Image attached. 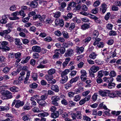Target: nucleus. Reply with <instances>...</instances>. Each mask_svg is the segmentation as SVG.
I'll return each instance as SVG.
<instances>
[{"label":"nucleus","mask_w":121,"mask_h":121,"mask_svg":"<svg viewBox=\"0 0 121 121\" xmlns=\"http://www.w3.org/2000/svg\"><path fill=\"white\" fill-rule=\"evenodd\" d=\"M12 15L14 16L13 17H11L9 16L10 14L7 15V16L9 18L10 20H14L19 19V18L17 17L19 15V12L16 11L12 13Z\"/></svg>","instance_id":"obj_1"},{"label":"nucleus","mask_w":121,"mask_h":121,"mask_svg":"<svg viewBox=\"0 0 121 121\" xmlns=\"http://www.w3.org/2000/svg\"><path fill=\"white\" fill-rule=\"evenodd\" d=\"M80 73L81 74L80 78L82 80L85 82L87 79V73L86 71L84 70H82L81 71Z\"/></svg>","instance_id":"obj_2"},{"label":"nucleus","mask_w":121,"mask_h":121,"mask_svg":"<svg viewBox=\"0 0 121 121\" xmlns=\"http://www.w3.org/2000/svg\"><path fill=\"white\" fill-rule=\"evenodd\" d=\"M94 46H96V47L97 48H102L104 46V43L102 42H99L97 40H95L93 43Z\"/></svg>","instance_id":"obj_3"},{"label":"nucleus","mask_w":121,"mask_h":121,"mask_svg":"<svg viewBox=\"0 0 121 121\" xmlns=\"http://www.w3.org/2000/svg\"><path fill=\"white\" fill-rule=\"evenodd\" d=\"M73 51L71 49H69L67 50L64 54V56L65 57L70 56L73 55Z\"/></svg>","instance_id":"obj_4"},{"label":"nucleus","mask_w":121,"mask_h":121,"mask_svg":"<svg viewBox=\"0 0 121 121\" xmlns=\"http://www.w3.org/2000/svg\"><path fill=\"white\" fill-rule=\"evenodd\" d=\"M91 97V96L89 95L85 97L84 99L81 100L79 102V104L82 105L84 104L86 101H89Z\"/></svg>","instance_id":"obj_5"},{"label":"nucleus","mask_w":121,"mask_h":121,"mask_svg":"<svg viewBox=\"0 0 121 121\" xmlns=\"http://www.w3.org/2000/svg\"><path fill=\"white\" fill-rule=\"evenodd\" d=\"M117 95L120 96L121 94L119 91H116L114 92H110L109 96L110 98H114L117 96Z\"/></svg>","instance_id":"obj_6"},{"label":"nucleus","mask_w":121,"mask_h":121,"mask_svg":"<svg viewBox=\"0 0 121 121\" xmlns=\"http://www.w3.org/2000/svg\"><path fill=\"white\" fill-rule=\"evenodd\" d=\"M41 49L40 47L38 46H34L32 48V51L35 52H39Z\"/></svg>","instance_id":"obj_7"},{"label":"nucleus","mask_w":121,"mask_h":121,"mask_svg":"<svg viewBox=\"0 0 121 121\" xmlns=\"http://www.w3.org/2000/svg\"><path fill=\"white\" fill-rule=\"evenodd\" d=\"M107 7V5L105 3L103 4L100 6V11L103 13H104L106 11Z\"/></svg>","instance_id":"obj_8"},{"label":"nucleus","mask_w":121,"mask_h":121,"mask_svg":"<svg viewBox=\"0 0 121 121\" xmlns=\"http://www.w3.org/2000/svg\"><path fill=\"white\" fill-rule=\"evenodd\" d=\"M3 95L5 96L8 99H11L13 97L12 93L8 91H6L3 93Z\"/></svg>","instance_id":"obj_9"},{"label":"nucleus","mask_w":121,"mask_h":121,"mask_svg":"<svg viewBox=\"0 0 121 121\" xmlns=\"http://www.w3.org/2000/svg\"><path fill=\"white\" fill-rule=\"evenodd\" d=\"M60 98L63 99L61 101V103L62 104L65 105H66L68 104V102L65 99V97L64 95H61L60 96Z\"/></svg>","instance_id":"obj_10"},{"label":"nucleus","mask_w":121,"mask_h":121,"mask_svg":"<svg viewBox=\"0 0 121 121\" xmlns=\"http://www.w3.org/2000/svg\"><path fill=\"white\" fill-rule=\"evenodd\" d=\"M7 15H3L2 17V19L0 20V22L2 24H6L7 22Z\"/></svg>","instance_id":"obj_11"},{"label":"nucleus","mask_w":121,"mask_h":121,"mask_svg":"<svg viewBox=\"0 0 121 121\" xmlns=\"http://www.w3.org/2000/svg\"><path fill=\"white\" fill-rule=\"evenodd\" d=\"M36 101L37 103L41 106H45L47 105V103L44 100L38 99H37Z\"/></svg>","instance_id":"obj_12"},{"label":"nucleus","mask_w":121,"mask_h":121,"mask_svg":"<svg viewBox=\"0 0 121 121\" xmlns=\"http://www.w3.org/2000/svg\"><path fill=\"white\" fill-rule=\"evenodd\" d=\"M99 69V66L93 65L91 68L90 70L93 73H95L98 71Z\"/></svg>","instance_id":"obj_13"},{"label":"nucleus","mask_w":121,"mask_h":121,"mask_svg":"<svg viewBox=\"0 0 121 121\" xmlns=\"http://www.w3.org/2000/svg\"><path fill=\"white\" fill-rule=\"evenodd\" d=\"M105 82L108 83L112 82L113 80V78L112 77H105L103 78Z\"/></svg>","instance_id":"obj_14"},{"label":"nucleus","mask_w":121,"mask_h":121,"mask_svg":"<svg viewBox=\"0 0 121 121\" xmlns=\"http://www.w3.org/2000/svg\"><path fill=\"white\" fill-rule=\"evenodd\" d=\"M25 74V72L24 71H22L20 73V76L19 77L18 79L20 81H23L25 78L24 76Z\"/></svg>","instance_id":"obj_15"},{"label":"nucleus","mask_w":121,"mask_h":121,"mask_svg":"<svg viewBox=\"0 0 121 121\" xmlns=\"http://www.w3.org/2000/svg\"><path fill=\"white\" fill-rule=\"evenodd\" d=\"M24 104L23 102L18 100H16L15 107L17 108H19L20 107L22 106Z\"/></svg>","instance_id":"obj_16"},{"label":"nucleus","mask_w":121,"mask_h":121,"mask_svg":"<svg viewBox=\"0 0 121 121\" xmlns=\"http://www.w3.org/2000/svg\"><path fill=\"white\" fill-rule=\"evenodd\" d=\"M90 23L84 24L82 25L81 29L83 30H86L90 27Z\"/></svg>","instance_id":"obj_17"},{"label":"nucleus","mask_w":121,"mask_h":121,"mask_svg":"<svg viewBox=\"0 0 121 121\" xmlns=\"http://www.w3.org/2000/svg\"><path fill=\"white\" fill-rule=\"evenodd\" d=\"M11 31V30L9 29L3 30L0 32V35L1 36H3L4 35H6L9 33Z\"/></svg>","instance_id":"obj_18"},{"label":"nucleus","mask_w":121,"mask_h":121,"mask_svg":"<svg viewBox=\"0 0 121 121\" xmlns=\"http://www.w3.org/2000/svg\"><path fill=\"white\" fill-rule=\"evenodd\" d=\"M84 48L83 47H79L78 46L76 47V52L78 53H80V52H82L84 50Z\"/></svg>","instance_id":"obj_19"},{"label":"nucleus","mask_w":121,"mask_h":121,"mask_svg":"<svg viewBox=\"0 0 121 121\" xmlns=\"http://www.w3.org/2000/svg\"><path fill=\"white\" fill-rule=\"evenodd\" d=\"M51 89L56 92H58L59 91L58 87L56 85H52L51 86Z\"/></svg>","instance_id":"obj_20"},{"label":"nucleus","mask_w":121,"mask_h":121,"mask_svg":"<svg viewBox=\"0 0 121 121\" xmlns=\"http://www.w3.org/2000/svg\"><path fill=\"white\" fill-rule=\"evenodd\" d=\"M61 77H62V78L60 82L61 84H63L67 81L68 78L67 76H63Z\"/></svg>","instance_id":"obj_21"},{"label":"nucleus","mask_w":121,"mask_h":121,"mask_svg":"<svg viewBox=\"0 0 121 121\" xmlns=\"http://www.w3.org/2000/svg\"><path fill=\"white\" fill-rule=\"evenodd\" d=\"M97 54L95 52H91L89 55V57L92 59H94L96 58Z\"/></svg>","instance_id":"obj_22"},{"label":"nucleus","mask_w":121,"mask_h":121,"mask_svg":"<svg viewBox=\"0 0 121 121\" xmlns=\"http://www.w3.org/2000/svg\"><path fill=\"white\" fill-rule=\"evenodd\" d=\"M38 4L37 2L35 0H34L31 2L30 5L32 8H34L37 7Z\"/></svg>","instance_id":"obj_23"},{"label":"nucleus","mask_w":121,"mask_h":121,"mask_svg":"<svg viewBox=\"0 0 121 121\" xmlns=\"http://www.w3.org/2000/svg\"><path fill=\"white\" fill-rule=\"evenodd\" d=\"M59 115L58 111H55L53 113H52L51 116L52 117L56 118L58 117Z\"/></svg>","instance_id":"obj_24"},{"label":"nucleus","mask_w":121,"mask_h":121,"mask_svg":"<svg viewBox=\"0 0 121 121\" xmlns=\"http://www.w3.org/2000/svg\"><path fill=\"white\" fill-rule=\"evenodd\" d=\"M99 35V33L96 30H95L93 32V34L92 35V37H93L92 38V39H95L96 38L98 37Z\"/></svg>","instance_id":"obj_25"},{"label":"nucleus","mask_w":121,"mask_h":121,"mask_svg":"<svg viewBox=\"0 0 121 121\" xmlns=\"http://www.w3.org/2000/svg\"><path fill=\"white\" fill-rule=\"evenodd\" d=\"M55 23L56 25H59L61 26H62L64 25V21L62 19L59 20L58 22V20H56L55 21Z\"/></svg>","instance_id":"obj_26"},{"label":"nucleus","mask_w":121,"mask_h":121,"mask_svg":"<svg viewBox=\"0 0 121 121\" xmlns=\"http://www.w3.org/2000/svg\"><path fill=\"white\" fill-rule=\"evenodd\" d=\"M60 96L55 95L52 96L51 98V99L52 101H58L60 100Z\"/></svg>","instance_id":"obj_27"},{"label":"nucleus","mask_w":121,"mask_h":121,"mask_svg":"<svg viewBox=\"0 0 121 121\" xmlns=\"http://www.w3.org/2000/svg\"><path fill=\"white\" fill-rule=\"evenodd\" d=\"M10 90L12 92H17L19 90V89L17 87L13 86L9 88Z\"/></svg>","instance_id":"obj_28"},{"label":"nucleus","mask_w":121,"mask_h":121,"mask_svg":"<svg viewBox=\"0 0 121 121\" xmlns=\"http://www.w3.org/2000/svg\"><path fill=\"white\" fill-rule=\"evenodd\" d=\"M83 91V88L82 87H80L78 89H76L75 90V94H78L82 92Z\"/></svg>","instance_id":"obj_29"},{"label":"nucleus","mask_w":121,"mask_h":121,"mask_svg":"<svg viewBox=\"0 0 121 121\" xmlns=\"http://www.w3.org/2000/svg\"><path fill=\"white\" fill-rule=\"evenodd\" d=\"M70 72L69 69H66L63 71L61 74V76H67L66 75L68 74Z\"/></svg>","instance_id":"obj_30"},{"label":"nucleus","mask_w":121,"mask_h":121,"mask_svg":"<svg viewBox=\"0 0 121 121\" xmlns=\"http://www.w3.org/2000/svg\"><path fill=\"white\" fill-rule=\"evenodd\" d=\"M30 56H27L25 59H23L22 60L21 63L22 64H25L27 63L29 60L30 59Z\"/></svg>","instance_id":"obj_31"},{"label":"nucleus","mask_w":121,"mask_h":121,"mask_svg":"<svg viewBox=\"0 0 121 121\" xmlns=\"http://www.w3.org/2000/svg\"><path fill=\"white\" fill-rule=\"evenodd\" d=\"M22 119L24 121H28L30 120V117L28 115H26L22 117Z\"/></svg>","instance_id":"obj_32"},{"label":"nucleus","mask_w":121,"mask_h":121,"mask_svg":"<svg viewBox=\"0 0 121 121\" xmlns=\"http://www.w3.org/2000/svg\"><path fill=\"white\" fill-rule=\"evenodd\" d=\"M32 110L34 112L37 113L42 112L43 111L42 110H40L39 108L37 107L34 108H33Z\"/></svg>","instance_id":"obj_33"},{"label":"nucleus","mask_w":121,"mask_h":121,"mask_svg":"<svg viewBox=\"0 0 121 121\" xmlns=\"http://www.w3.org/2000/svg\"><path fill=\"white\" fill-rule=\"evenodd\" d=\"M91 37H88L85 39L83 40L82 42L83 43L87 44L91 40Z\"/></svg>","instance_id":"obj_34"},{"label":"nucleus","mask_w":121,"mask_h":121,"mask_svg":"<svg viewBox=\"0 0 121 121\" xmlns=\"http://www.w3.org/2000/svg\"><path fill=\"white\" fill-rule=\"evenodd\" d=\"M39 97H40L39 95H36L31 97L30 100L31 101H34L38 99Z\"/></svg>","instance_id":"obj_35"},{"label":"nucleus","mask_w":121,"mask_h":121,"mask_svg":"<svg viewBox=\"0 0 121 121\" xmlns=\"http://www.w3.org/2000/svg\"><path fill=\"white\" fill-rule=\"evenodd\" d=\"M79 78V77L76 76L74 78L71 79L70 81V83L72 84L73 83L76 82L78 80Z\"/></svg>","instance_id":"obj_36"},{"label":"nucleus","mask_w":121,"mask_h":121,"mask_svg":"<svg viewBox=\"0 0 121 121\" xmlns=\"http://www.w3.org/2000/svg\"><path fill=\"white\" fill-rule=\"evenodd\" d=\"M109 75L112 78V77L116 76L117 75V74L114 70H112L110 72Z\"/></svg>","instance_id":"obj_37"},{"label":"nucleus","mask_w":121,"mask_h":121,"mask_svg":"<svg viewBox=\"0 0 121 121\" xmlns=\"http://www.w3.org/2000/svg\"><path fill=\"white\" fill-rule=\"evenodd\" d=\"M15 44L17 45H21L22 44L20 42V39L19 38H16L15 39Z\"/></svg>","instance_id":"obj_38"},{"label":"nucleus","mask_w":121,"mask_h":121,"mask_svg":"<svg viewBox=\"0 0 121 121\" xmlns=\"http://www.w3.org/2000/svg\"><path fill=\"white\" fill-rule=\"evenodd\" d=\"M62 33L63 37L65 38L68 39L69 38V34L67 32L63 31L62 32Z\"/></svg>","instance_id":"obj_39"},{"label":"nucleus","mask_w":121,"mask_h":121,"mask_svg":"<svg viewBox=\"0 0 121 121\" xmlns=\"http://www.w3.org/2000/svg\"><path fill=\"white\" fill-rule=\"evenodd\" d=\"M115 86V84L114 83L112 82L109 83L108 85V87L109 89H112Z\"/></svg>","instance_id":"obj_40"},{"label":"nucleus","mask_w":121,"mask_h":121,"mask_svg":"<svg viewBox=\"0 0 121 121\" xmlns=\"http://www.w3.org/2000/svg\"><path fill=\"white\" fill-rule=\"evenodd\" d=\"M33 80L35 81L37 79L38 75L36 73H33L32 76Z\"/></svg>","instance_id":"obj_41"},{"label":"nucleus","mask_w":121,"mask_h":121,"mask_svg":"<svg viewBox=\"0 0 121 121\" xmlns=\"http://www.w3.org/2000/svg\"><path fill=\"white\" fill-rule=\"evenodd\" d=\"M9 109V107L7 106H0V111H7Z\"/></svg>","instance_id":"obj_42"},{"label":"nucleus","mask_w":121,"mask_h":121,"mask_svg":"<svg viewBox=\"0 0 121 121\" xmlns=\"http://www.w3.org/2000/svg\"><path fill=\"white\" fill-rule=\"evenodd\" d=\"M38 85L35 83H33L30 85V87L31 88H35L38 87Z\"/></svg>","instance_id":"obj_43"},{"label":"nucleus","mask_w":121,"mask_h":121,"mask_svg":"<svg viewBox=\"0 0 121 121\" xmlns=\"http://www.w3.org/2000/svg\"><path fill=\"white\" fill-rule=\"evenodd\" d=\"M81 99V96L79 95H77L73 97L74 100L76 102L79 101Z\"/></svg>","instance_id":"obj_44"},{"label":"nucleus","mask_w":121,"mask_h":121,"mask_svg":"<svg viewBox=\"0 0 121 121\" xmlns=\"http://www.w3.org/2000/svg\"><path fill=\"white\" fill-rule=\"evenodd\" d=\"M56 70L54 69H49L48 71V73L50 75H52L54 73Z\"/></svg>","instance_id":"obj_45"},{"label":"nucleus","mask_w":121,"mask_h":121,"mask_svg":"<svg viewBox=\"0 0 121 121\" xmlns=\"http://www.w3.org/2000/svg\"><path fill=\"white\" fill-rule=\"evenodd\" d=\"M45 79H46L48 82L52 78V76L49 74L48 75H46L44 76Z\"/></svg>","instance_id":"obj_46"},{"label":"nucleus","mask_w":121,"mask_h":121,"mask_svg":"<svg viewBox=\"0 0 121 121\" xmlns=\"http://www.w3.org/2000/svg\"><path fill=\"white\" fill-rule=\"evenodd\" d=\"M76 117L78 119H81L82 118L81 112L80 111H78L76 114Z\"/></svg>","instance_id":"obj_47"},{"label":"nucleus","mask_w":121,"mask_h":121,"mask_svg":"<svg viewBox=\"0 0 121 121\" xmlns=\"http://www.w3.org/2000/svg\"><path fill=\"white\" fill-rule=\"evenodd\" d=\"M19 15L22 17V18H23L26 16V14L25 13L24 11L21 10L19 12Z\"/></svg>","instance_id":"obj_48"},{"label":"nucleus","mask_w":121,"mask_h":121,"mask_svg":"<svg viewBox=\"0 0 121 121\" xmlns=\"http://www.w3.org/2000/svg\"><path fill=\"white\" fill-rule=\"evenodd\" d=\"M22 54V53L20 52H17L15 53V57L16 59L20 58Z\"/></svg>","instance_id":"obj_49"},{"label":"nucleus","mask_w":121,"mask_h":121,"mask_svg":"<svg viewBox=\"0 0 121 121\" xmlns=\"http://www.w3.org/2000/svg\"><path fill=\"white\" fill-rule=\"evenodd\" d=\"M103 73L102 70H100L99 71L98 73L97 77L99 78H102L103 76Z\"/></svg>","instance_id":"obj_50"},{"label":"nucleus","mask_w":121,"mask_h":121,"mask_svg":"<svg viewBox=\"0 0 121 121\" xmlns=\"http://www.w3.org/2000/svg\"><path fill=\"white\" fill-rule=\"evenodd\" d=\"M75 27V25L74 23H71L69 27V30H72Z\"/></svg>","instance_id":"obj_51"},{"label":"nucleus","mask_w":121,"mask_h":121,"mask_svg":"<svg viewBox=\"0 0 121 121\" xmlns=\"http://www.w3.org/2000/svg\"><path fill=\"white\" fill-rule=\"evenodd\" d=\"M100 3V2L99 0H97L94 2L93 6L94 7H97L99 5Z\"/></svg>","instance_id":"obj_52"},{"label":"nucleus","mask_w":121,"mask_h":121,"mask_svg":"<svg viewBox=\"0 0 121 121\" xmlns=\"http://www.w3.org/2000/svg\"><path fill=\"white\" fill-rule=\"evenodd\" d=\"M72 20L75 22L78 23L81 22V21L79 19L77 18L76 17H74L72 19Z\"/></svg>","instance_id":"obj_53"},{"label":"nucleus","mask_w":121,"mask_h":121,"mask_svg":"<svg viewBox=\"0 0 121 121\" xmlns=\"http://www.w3.org/2000/svg\"><path fill=\"white\" fill-rule=\"evenodd\" d=\"M10 68L8 67H6L4 68L3 70V72L5 73H7L9 72L10 70Z\"/></svg>","instance_id":"obj_54"},{"label":"nucleus","mask_w":121,"mask_h":121,"mask_svg":"<svg viewBox=\"0 0 121 121\" xmlns=\"http://www.w3.org/2000/svg\"><path fill=\"white\" fill-rule=\"evenodd\" d=\"M60 52L61 54H63L65 52L66 50L65 48L63 47H61L60 49H59Z\"/></svg>","instance_id":"obj_55"},{"label":"nucleus","mask_w":121,"mask_h":121,"mask_svg":"<svg viewBox=\"0 0 121 121\" xmlns=\"http://www.w3.org/2000/svg\"><path fill=\"white\" fill-rule=\"evenodd\" d=\"M109 34L110 36H114L116 35L117 33L115 31L112 30L109 32Z\"/></svg>","instance_id":"obj_56"},{"label":"nucleus","mask_w":121,"mask_h":121,"mask_svg":"<svg viewBox=\"0 0 121 121\" xmlns=\"http://www.w3.org/2000/svg\"><path fill=\"white\" fill-rule=\"evenodd\" d=\"M99 11V10L97 8H96L93 9L91 11V13L94 14L97 13Z\"/></svg>","instance_id":"obj_57"},{"label":"nucleus","mask_w":121,"mask_h":121,"mask_svg":"<svg viewBox=\"0 0 121 121\" xmlns=\"http://www.w3.org/2000/svg\"><path fill=\"white\" fill-rule=\"evenodd\" d=\"M98 95L97 93H95L92 95V98L93 101H95L97 99Z\"/></svg>","instance_id":"obj_58"},{"label":"nucleus","mask_w":121,"mask_h":121,"mask_svg":"<svg viewBox=\"0 0 121 121\" xmlns=\"http://www.w3.org/2000/svg\"><path fill=\"white\" fill-rule=\"evenodd\" d=\"M113 25L110 23L108 24L106 26V27L107 29L109 30H111L112 29Z\"/></svg>","instance_id":"obj_59"},{"label":"nucleus","mask_w":121,"mask_h":121,"mask_svg":"<svg viewBox=\"0 0 121 121\" xmlns=\"http://www.w3.org/2000/svg\"><path fill=\"white\" fill-rule=\"evenodd\" d=\"M60 13L59 12H57L55 13L54 15V16L56 18H57L60 17Z\"/></svg>","instance_id":"obj_60"},{"label":"nucleus","mask_w":121,"mask_h":121,"mask_svg":"<svg viewBox=\"0 0 121 121\" xmlns=\"http://www.w3.org/2000/svg\"><path fill=\"white\" fill-rule=\"evenodd\" d=\"M39 54L37 53H34L33 55V57L34 59H37L39 58Z\"/></svg>","instance_id":"obj_61"},{"label":"nucleus","mask_w":121,"mask_h":121,"mask_svg":"<svg viewBox=\"0 0 121 121\" xmlns=\"http://www.w3.org/2000/svg\"><path fill=\"white\" fill-rule=\"evenodd\" d=\"M54 33L55 35L58 36H60L62 35L61 32L59 30L55 31V32Z\"/></svg>","instance_id":"obj_62"},{"label":"nucleus","mask_w":121,"mask_h":121,"mask_svg":"<svg viewBox=\"0 0 121 121\" xmlns=\"http://www.w3.org/2000/svg\"><path fill=\"white\" fill-rule=\"evenodd\" d=\"M9 9L10 10L13 11H15L16 9V7L15 5H13L10 7Z\"/></svg>","instance_id":"obj_63"},{"label":"nucleus","mask_w":121,"mask_h":121,"mask_svg":"<svg viewBox=\"0 0 121 121\" xmlns=\"http://www.w3.org/2000/svg\"><path fill=\"white\" fill-rule=\"evenodd\" d=\"M83 118L84 120L86 121H91V118L87 116H83Z\"/></svg>","instance_id":"obj_64"}]
</instances>
